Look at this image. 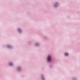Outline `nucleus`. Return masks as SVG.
<instances>
[{
  "label": "nucleus",
  "instance_id": "2",
  "mask_svg": "<svg viewBox=\"0 0 80 80\" xmlns=\"http://www.w3.org/2000/svg\"><path fill=\"white\" fill-rule=\"evenodd\" d=\"M65 55H66V56H68V53H65Z\"/></svg>",
  "mask_w": 80,
  "mask_h": 80
},
{
  "label": "nucleus",
  "instance_id": "4",
  "mask_svg": "<svg viewBox=\"0 0 80 80\" xmlns=\"http://www.w3.org/2000/svg\"><path fill=\"white\" fill-rule=\"evenodd\" d=\"M20 68H18V70H20Z\"/></svg>",
  "mask_w": 80,
  "mask_h": 80
},
{
  "label": "nucleus",
  "instance_id": "3",
  "mask_svg": "<svg viewBox=\"0 0 80 80\" xmlns=\"http://www.w3.org/2000/svg\"><path fill=\"white\" fill-rule=\"evenodd\" d=\"M13 65V63H9L10 65Z\"/></svg>",
  "mask_w": 80,
  "mask_h": 80
},
{
  "label": "nucleus",
  "instance_id": "1",
  "mask_svg": "<svg viewBox=\"0 0 80 80\" xmlns=\"http://www.w3.org/2000/svg\"><path fill=\"white\" fill-rule=\"evenodd\" d=\"M52 60V58L51 57V56H48V62H50Z\"/></svg>",
  "mask_w": 80,
  "mask_h": 80
},
{
  "label": "nucleus",
  "instance_id": "5",
  "mask_svg": "<svg viewBox=\"0 0 80 80\" xmlns=\"http://www.w3.org/2000/svg\"><path fill=\"white\" fill-rule=\"evenodd\" d=\"M19 30H18V32H20V29H19Z\"/></svg>",
  "mask_w": 80,
  "mask_h": 80
}]
</instances>
